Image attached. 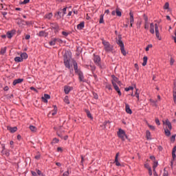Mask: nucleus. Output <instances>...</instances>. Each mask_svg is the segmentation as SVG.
Instances as JSON below:
<instances>
[{"label": "nucleus", "mask_w": 176, "mask_h": 176, "mask_svg": "<svg viewBox=\"0 0 176 176\" xmlns=\"http://www.w3.org/2000/svg\"><path fill=\"white\" fill-rule=\"evenodd\" d=\"M102 43L104 47L105 52H112L113 47L111 46V43L109 42L105 41L104 38H102Z\"/></svg>", "instance_id": "3"}, {"label": "nucleus", "mask_w": 176, "mask_h": 176, "mask_svg": "<svg viewBox=\"0 0 176 176\" xmlns=\"http://www.w3.org/2000/svg\"><path fill=\"white\" fill-rule=\"evenodd\" d=\"M56 42H58V43H63V40H61L60 38H56Z\"/></svg>", "instance_id": "63"}, {"label": "nucleus", "mask_w": 176, "mask_h": 176, "mask_svg": "<svg viewBox=\"0 0 176 176\" xmlns=\"http://www.w3.org/2000/svg\"><path fill=\"white\" fill-rule=\"evenodd\" d=\"M24 23H25V24L28 25V22H25L24 20L23 19H20L17 21V24L18 25H19L20 27H21L22 25H24Z\"/></svg>", "instance_id": "19"}, {"label": "nucleus", "mask_w": 176, "mask_h": 176, "mask_svg": "<svg viewBox=\"0 0 176 176\" xmlns=\"http://www.w3.org/2000/svg\"><path fill=\"white\" fill-rule=\"evenodd\" d=\"M164 133H165V135H166V137H170L171 135V131H170V130H168V129H165Z\"/></svg>", "instance_id": "30"}, {"label": "nucleus", "mask_w": 176, "mask_h": 176, "mask_svg": "<svg viewBox=\"0 0 176 176\" xmlns=\"http://www.w3.org/2000/svg\"><path fill=\"white\" fill-rule=\"evenodd\" d=\"M165 123L166 126H168V128L169 129V130L173 129V126L171 125V122H170V120H166Z\"/></svg>", "instance_id": "25"}, {"label": "nucleus", "mask_w": 176, "mask_h": 176, "mask_svg": "<svg viewBox=\"0 0 176 176\" xmlns=\"http://www.w3.org/2000/svg\"><path fill=\"white\" fill-rule=\"evenodd\" d=\"M64 102H65V104H69V98L68 96H65L64 98Z\"/></svg>", "instance_id": "41"}, {"label": "nucleus", "mask_w": 176, "mask_h": 176, "mask_svg": "<svg viewBox=\"0 0 176 176\" xmlns=\"http://www.w3.org/2000/svg\"><path fill=\"white\" fill-rule=\"evenodd\" d=\"M57 19H61V12L58 11L56 14Z\"/></svg>", "instance_id": "45"}, {"label": "nucleus", "mask_w": 176, "mask_h": 176, "mask_svg": "<svg viewBox=\"0 0 176 176\" xmlns=\"http://www.w3.org/2000/svg\"><path fill=\"white\" fill-rule=\"evenodd\" d=\"M85 112L87 113V117L89 118V119H91V120H93V116H91L90 111H89V109H85Z\"/></svg>", "instance_id": "26"}, {"label": "nucleus", "mask_w": 176, "mask_h": 176, "mask_svg": "<svg viewBox=\"0 0 176 176\" xmlns=\"http://www.w3.org/2000/svg\"><path fill=\"white\" fill-rule=\"evenodd\" d=\"M62 176H69V170H67V171H65Z\"/></svg>", "instance_id": "50"}, {"label": "nucleus", "mask_w": 176, "mask_h": 176, "mask_svg": "<svg viewBox=\"0 0 176 176\" xmlns=\"http://www.w3.org/2000/svg\"><path fill=\"white\" fill-rule=\"evenodd\" d=\"M141 24H142V23L141 21H139L136 23V26L138 29L141 28Z\"/></svg>", "instance_id": "49"}, {"label": "nucleus", "mask_w": 176, "mask_h": 176, "mask_svg": "<svg viewBox=\"0 0 176 176\" xmlns=\"http://www.w3.org/2000/svg\"><path fill=\"white\" fill-rule=\"evenodd\" d=\"M69 58H68V55L67 54H65L63 55V61L68 60Z\"/></svg>", "instance_id": "46"}, {"label": "nucleus", "mask_w": 176, "mask_h": 176, "mask_svg": "<svg viewBox=\"0 0 176 176\" xmlns=\"http://www.w3.org/2000/svg\"><path fill=\"white\" fill-rule=\"evenodd\" d=\"M143 17H144V23H148V16H146V14H144Z\"/></svg>", "instance_id": "48"}, {"label": "nucleus", "mask_w": 176, "mask_h": 176, "mask_svg": "<svg viewBox=\"0 0 176 176\" xmlns=\"http://www.w3.org/2000/svg\"><path fill=\"white\" fill-rule=\"evenodd\" d=\"M23 58L20 57V56H16L14 58V62L15 63H23Z\"/></svg>", "instance_id": "23"}, {"label": "nucleus", "mask_w": 176, "mask_h": 176, "mask_svg": "<svg viewBox=\"0 0 176 176\" xmlns=\"http://www.w3.org/2000/svg\"><path fill=\"white\" fill-rule=\"evenodd\" d=\"M72 63H73V66H74V69L75 71V74L79 72L80 71V69H78V63H76V60L73 59Z\"/></svg>", "instance_id": "8"}, {"label": "nucleus", "mask_w": 176, "mask_h": 176, "mask_svg": "<svg viewBox=\"0 0 176 176\" xmlns=\"http://www.w3.org/2000/svg\"><path fill=\"white\" fill-rule=\"evenodd\" d=\"M116 43L120 46V47H124V43H123V41H122V36H118V40L116 41Z\"/></svg>", "instance_id": "10"}, {"label": "nucleus", "mask_w": 176, "mask_h": 176, "mask_svg": "<svg viewBox=\"0 0 176 176\" xmlns=\"http://www.w3.org/2000/svg\"><path fill=\"white\" fill-rule=\"evenodd\" d=\"M6 49H7L6 47L1 48V51H0V54L3 56V54H5V53H6Z\"/></svg>", "instance_id": "35"}, {"label": "nucleus", "mask_w": 176, "mask_h": 176, "mask_svg": "<svg viewBox=\"0 0 176 176\" xmlns=\"http://www.w3.org/2000/svg\"><path fill=\"white\" fill-rule=\"evenodd\" d=\"M22 82H24V79L18 78L13 81L12 85H13V86H16V85H19V83H22Z\"/></svg>", "instance_id": "15"}, {"label": "nucleus", "mask_w": 176, "mask_h": 176, "mask_svg": "<svg viewBox=\"0 0 176 176\" xmlns=\"http://www.w3.org/2000/svg\"><path fill=\"white\" fill-rule=\"evenodd\" d=\"M62 35H63L64 36H68V35H69V33L67 32H62Z\"/></svg>", "instance_id": "57"}, {"label": "nucleus", "mask_w": 176, "mask_h": 176, "mask_svg": "<svg viewBox=\"0 0 176 176\" xmlns=\"http://www.w3.org/2000/svg\"><path fill=\"white\" fill-rule=\"evenodd\" d=\"M111 78H113V80H111L112 85H113V83H117V82L119 80V78L115 76V75L111 76Z\"/></svg>", "instance_id": "24"}, {"label": "nucleus", "mask_w": 176, "mask_h": 176, "mask_svg": "<svg viewBox=\"0 0 176 176\" xmlns=\"http://www.w3.org/2000/svg\"><path fill=\"white\" fill-rule=\"evenodd\" d=\"M56 38H52V41H50L49 42V45H50V46H54V45H56Z\"/></svg>", "instance_id": "28"}, {"label": "nucleus", "mask_w": 176, "mask_h": 176, "mask_svg": "<svg viewBox=\"0 0 176 176\" xmlns=\"http://www.w3.org/2000/svg\"><path fill=\"white\" fill-rule=\"evenodd\" d=\"M151 47H152V45H148L147 47H146V52H149V49H151Z\"/></svg>", "instance_id": "54"}, {"label": "nucleus", "mask_w": 176, "mask_h": 176, "mask_svg": "<svg viewBox=\"0 0 176 176\" xmlns=\"http://www.w3.org/2000/svg\"><path fill=\"white\" fill-rule=\"evenodd\" d=\"M173 101L174 104H176V82H174V86L173 88Z\"/></svg>", "instance_id": "9"}, {"label": "nucleus", "mask_w": 176, "mask_h": 176, "mask_svg": "<svg viewBox=\"0 0 176 176\" xmlns=\"http://www.w3.org/2000/svg\"><path fill=\"white\" fill-rule=\"evenodd\" d=\"M125 111L126 113H129V115L133 113V111H131V109H130V105L127 103L125 104Z\"/></svg>", "instance_id": "14"}, {"label": "nucleus", "mask_w": 176, "mask_h": 176, "mask_svg": "<svg viewBox=\"0 0 176 176\" xmlns=\"http://www.w3.org/2000/svg\"><path fill=\"white\" fill-rule=\"evenodd\" d=\"M144 29L145 30L149 29V23L148 22H144Z\"/></svg>", "instance_id": "43"}, {"label": "nucleus", "mask_w": 176, "mask_h": 176, "mask_svg": "<svg viewBox=\"0 0 176 176\" xmlns=\"http://www.w3.org/2000/svg\"><path fill=\"white\" fill-rule=\"evenodd\" d=\"M125 91H130V90H134V87H129L124 89Z\"/></svg>", "instance_id": "44"}, {"label": "nucleus", "mask_w": 176, "mask_h": 176, "mask_svg": "<svg viewBox=\"0 0 176 176\" xmlns=\"http://www.w3.org/2000/svg\"><path fill=\"white\" fill-rule=\"evenodd\" d=\"M170 8V4L168 3V2H166L164 6V9L165 10H167L168 9H169Z\"/></svg>", "instance_id": "39"}, {"label": "nucleus", "mask_w": 176, "mask_h": 176, "mask_svg": "<svg viewBox=\"0 0 176 176\" xmlns=\"http://www.w3.org/2000/svg\"><path fill=\"white\" fill-rule=\"evenodd\" d=\"M46 35V33L45 31H40L38 32V36H45Z\"/></svg>", "instance_id": "42"}, {"label": "nucleus", "mask_w": 176, "mask_h": 176, "mask_svg": "<svg viewBox=\"0 0 176 176\" xmlns=\"http://www.w3.org/2000/svg\"><path fill=\"white\" fill-rule=\"evenodd\" d=\"M175 137H176V135H172L170 138V141H173V142H174V141H175Z\"/></svg>", "instance_id": "55"}, {"label": "nucleus", "mask_w": 176, "mask_h": 176, "mask_svg": "<svg viewBox=\"0 0 176 176\" xmlns=\"http://www.w3.org/2000/svg\"><path fill=\"white\" fill-rule=\"evenodd\" d=\"M155 31L157 39H159V41H162V37H160V34L159 33V25H157V23L154 25L153 23H151L150 24V32L151 34H155Z\"/></svg>", "instance_id": "1"}, {"label": "nucleus", "mask_w": 176, "mask_h": 176, "mask_svg": "<svg viewBox=\"0 0 176 176\" xmlns=\"http://www.w3.org/2000/svg\"><path fill=\"white\" fill-rule=\"evenodd\" d=\"M146 63H148V56H145L143 57L142 66L145 67V65H146Z\"/></svg>", "instance_id": "29"}, {"label": "nucleus", "mask_w": 176, "mask_h": 176, "mask_svg": "<svg viewBox=\"0 0 176 176\" xmlns=\"http://www.w3.org/2000/svg\"><path fill=\"white\" fill-rule=\"evenodd\" d=\"M21 58L22 60H27L28 58V54H27L25 52L21 53Z\"/></svg>", "instance_id": "22"}, {"label": "nucleus", "mask_w": 176, "mask_h": 176, "mask_svg": "<svg viewBox=\"0 0 176 176\" xmlns=\"http://www.w3.org/2000/svg\"><path fill=\"white\" fill-rule=\"evenodd\" d=\"M7 37L8 38V39H12V38H13L14 35H16V30H12L11 31H8L6 34Z\"/></svg>", "instance_id": "7"}, {"label": "nucleus", "mask_w": 176, "mask_h": 176, "mask_svg": "<svg viewBox=\"0 0 176 176\" xmlns=\"http://www.w3.org/2000/svg\"><path fill=\"white\" fill-rule=\"evenodd\" d=\"M174 63H175V60H174V58H170V65H174Z\"/></svg>", "instance_id": "52"}, {"label": "nucleus", "mask_w": 176, "mask_h": 176, "mask_svg": "<svg viewBox=\"0 0 176 176\" xmlns=\"http://www.w3.org/2000/svg\"><path fill=\"white\" fill-rule=\"evenodd\" d=\"M129 16H130V23H134V14L133 13V12H129Z\"/></svg>", "instance_id": "21"}, {"label": "nucleus", "mask_w": 176, "mask_h": 176, "mask_svg": "<svg viewBox=\"0 0 176 176\" xmlns=\"http://www.w3.org/2000/svg\"><path fill=\"white\" fill-rule=\"evenodd\" d=\"M94 98H95V100H98V94H97L96 93H94Z\"/></svg>", "instance_id": "56"}, {"label": "nucleus", "mask_w": 176, "mask_h": 176, "mask_svg": "<svg viewBox=\"0 0 176 176\" xmlns=\"http://www.w3.org/2000/svg\"><path fill=\"white\" fill-rule=\"evenodd\" d=\"M85 28V21L80 22L78 25H77V30H83Z\"/></svg>", "instance_id": "17"}, {"label": "nucleus", "mask_w": 176, "mask_h": 176, "mask_svg": "<svg viewBox=\"0 0 176 176\" xmlns=\"http://www.w3.org/2000/svg\"><path fill=\"white\" fill-rule=\"evenodd\" d=\"M65 67L68 68V69H71V64L69 63V59L67 60H64Z\"/></svg>", "instance_id": "18"}, {"label": "nucleus", "mask_w": 176, "mask_h": 176, "mask_svg": "<svg viewBox=\"0 0 176 176\" xmlns=\"http://www.w3.org/2000/svg\"><path fill=\"white\" fill-rule=\"evenodd\" d=\"M163 176H168V171H167L166 168L164 169Z\"/></svg>", "instance_id": "51"}, {"label": "nucleus", "mask_w": 176, "mask_h": 176, "mask_svg": "<svg viewBox=\"0 0 176 176\" xmlns=\"http://www.w3.org/2000/svg\"><path fill=\"white\" fill-rule=\"evenodd\" d=\"M113 86L116 91L118 93V96H122V92L120 91V89H119V87L118 86V85H116V82H113Z\"/></svg>", "instance_id": "13"}, {"label": "nucleus", "mask_w": 176, "mask_h": 176, "mask_svg": "<svg viewBox=\"0 0 176 176\" xmlns=\"http://www.w3.org/2000/svg\"><path fill=\"white\" fill-rule=\"evenodd\" d=\"M106 88L108 89V90H112V86L111 85V84L107 85Z\"/></svg>", "instance_id": "53"}, {"label": "nucleus", "mask_w": 176, "mask_h": 176, "mask_svg": "<svg viewBox=\"0 0 176 176\" xmlns=\"http://www.w3.org/2000/svg\"><path fill=\"white\" fill-rule=\"evenodd\" d=\"M8 130H9L10 133H16V131H17V128L16 126H14V127L10 126L8 128Z\"/></svg>", "instance_id": "20"}, {"label": "nucleus", "mask_w": 176, "mask_h": 176, "mask_svg": "<svg viewBox=\"0 0 176 176\" xmlns=\"http://www.w3.org/2000/svg\"><path fill=\"white\" fill-rule=\"evenodd\" d=\"M118 156H119V153H118L116 155V158H115V163H116V166H118V167L121 166L120 162H119V160H118Z\"/></svg>", "instance_id": "16"}, {"label": "nucleus", "mask_w": 176, "mask_h": 176, "mask_svg": "<svg viewBox=\"0 0 176 176\" xmlns=\"http://www.w3.org/2000/svg\"><path fill=\"white\" fill-rule=\"evenodd\" d=\"M94 63L96 64V65H98V67H101V58L98 55H94Z\"/></svg>", "instance_id": "4"}, {"label": "nucleus", "mask_w": 176, "mask_h": 176, "mask_svg": "<svg viewBox=\"0 0 176 176\" xmlns=\"http://www.w3.org/2000/svg\"><path fill=\"white\" fill-rule=\"evenodd\" d=\"M50 27H51L52 30H54V32L55 34H57V32H58V31H60V26L58 25V24H57L56 23H51Z\"/></svg>", "instance_id": "5"}, {"label": "nucleus", "mask_w": 176, "mask_h": 176, "mask_svg": "<svg viewBox=\"0 0 176 176\" xmlns=\"http://www.w3.org/2000/svg\"><path fill=\"white\" fill-rule=\"evenodd\" d=\"M157 166H158L157 162H154L153 168H156V167H157Z\"/></svg>", "instance_id": "58"}, {"label": "nucleus", "mask_w": 176, "mask_h": 176, "mask_svg": "<svg viewBox=\"0 0 176 176\" xmlns=\"http://www.w3.org/2000/svg\"><path fill=\"white\" fill-rule=\"evenodd\" d=\"M71 90H74L73 87H69V86L64 87L65 94H69V91H71Z\"/></svg>", "instance_id": "11"}, {"label": "nucleus", "mask_w": 176, "mask_h": 176, "mask_svg": "<svg viewBox=\"0 0 176 176\" xmlns=\"http://www.w3.org/2000/svg\"><path fill=\"white\" fill-rule=\"evenodd\" d=\"M118 136L119 137V138H120L122 140V141H125V140H129V137L127 136V135L126 134V132L124 131V130L120 129L117 133Z\"/></svg>", "instance_id": "2"}, {"label": "nucleus", "mask_w": 176, "mask_h": 176, "mask_svg": "<svg viewBox=\"0 0 176 176\" xmlns=\"http://www.w3.org/2000/svg\"><path fill=\"white\" fill-rule=\"evenodd\" d=\"M1 148H2V151L1 152H4L5 150H6L5 144H1Z\"/></svg>", "instance_id": "61"}, {"label": "nucleus", "mask_w": 176, "mask_h": 176, "mask_svg": "<svg viewBox=\"0 0 176 176\" xmlns=\"http://www.w3.org/2000/svg\"><path fill=\"white\" fill-rule=\"evenodd\" d=\"M99 23H100V24H102L104 23V15L103 14L100 15Z\"/></svg>", "instance_id": "40"}, {"label": "nucleus", "mask_w": 176, "mask_h": 176, "mask_svg": "<svg viewBox=\"0 0 176 176\" xmlns=\"http://www.w3.org/2000/svg\"><path fill=\"white\" fill-rule=\"evenodd\" d=\"M31 173H32V176H38V175L36 173V172L32 171Z\"/></svg>", "instance_id": "64"}, {"label": "nucleus", "mask_w": 176, "mask_h": 176, "mask_svg": "<svg viewBox=\"0 0 176 176\" xmlns=\"http://www.w3.org/2000/svg\"><path fill=\"white\" fill-rule=\"evenodd\" d=\"M30 38H31V36L30 34H27L25 36V39H26V41H28V39H30Z\"/></svg>", "instance_id": "62"}, {"label": "nucleus", "mask_w": 176, "mask_h": 176, "mask_svg": "<svg viewBox=\"0 0 176 176\" xmlns=\"http://www.w3.org/2000/svg\"><path fill=\"white\" fill-rule=\"evenodd\" d=\"M148 175L151 176L153 173H152V168H148Z\"/></svg>", "instance_id": "59"}, {"label": "nucleus", "mask_w": 176, "mask_h": 176, "mask_svg": "<svg viewBox=\"0 0 176 176\" xmlns=\"http://www.w3.org/2000/svg\"><path fill=\"white\" fill-rule=\"evenodd\" d=\"M27 3H30V0H23V1L21 2V5H27Z\"/></svg>", "instance_id": "47"}, {"label": "nucleus", "mask_w": 176, "mask_h": 176, "mask_svg": "<svg viewBox=\"0 0 176 176\" xmlns=\"http://www.w3.org/2000/svg\"><path fill=\"white\" fill-rule=\"evenodd\" d=\"M53 17V14L52 13H48L45 15V19H48V20H50Z\"/></svg>", "instance_id": "34"}, {"label": "nucleus", "mask_w": 176, "mask_h": 176, "mask_svg": "<svg viewBox=\"0 0 176 176\" xmlns=\"http://www.w3.org/2000/svg\"><path fill=\"white\" fill-rule=\"evenodd\" d=\"M76 74H77V75H78V79H79L80 82H86V80H85V76H83V72H82V71L80 70V72H78Z\"/></svg>", "instance_id": "6"}, {"label": "nucleus", "mask_w": 176, "mask_h": 176, "mask_svg": "<svg viewBox=\"0 0 176 176\" xmlns=\"http://www.w3.org/2000/svg\"><path fill=\"white\" fill-rule=\"evenodd\" d=\"M155 123L156 124H157L158 126H160V120H159L158 118L155 119Z\"/></svg>", "instance_id": "60"}, {"label": "nucleus", "mask_w": 176, "mask_h": 176, "mask_svg": "<svg viewBox=\"0 0 176 176\" xmlns=\"http://www.w3.org/2000/svg\"><path fill=\"white\" fill-rule=\"evenodd\" d=\"M52 116L57 115V106H54V110L52 111Z\"/></svg>", "instance_id": "33"}, {"label": "nucleus", "mask_w": 176, "mask_h": 176, "mask_svg": "<svg viewBox=\"0 0 176 176\" xmlns=\"http://www.w3.org/2000/svg\"><path fill=\"white\" fill-rule=\"evenodd\" d=\"M146 138L147 140H152V138H151V131H146Z\"/></svg>", "instance_id": "31"}, {"label": "nucleus", "mask_w": 176, "mask_h": 176, "mask_svg": "<svg viewBox=\"0 0 176 176\" xmlns=\"http://www.w3.org/2000/svg\"><path fill=\"white\" fill-rule=\"evenodd\" d=\"M120 51L122 54H123V56H126L127 54V53L126 52V50H124V47H121Z\"/></svg>", "instance_id": "36"}, {"label": "nucleus", "mask_w": 176, "mask_h": 176, "mask_svg": "<svg viewBox=\"0 0 176 176\" xmlns=\"http://www.w3.org/2000/svg\"><path fill=\"white\" fill-rule=\"evenodd\" d=\"M135 97L138 98V101H140V94L138 93V89L136 88V91L135 93Z\"/></svg>", "instance_id": "37"}, {"label": "nucleus", "mask_w": 176, "mask_h": 176, "mask_svg": "<svg viewBox=\"0 0 176 176\" xmlns=\"http://www.w3.org/2000/svg\"><path fill=\"white\" fill-rule=\"evenodd\" d=\"M41 98H42V101L45 104H47V100H50V95L47 94H45L44 96H43Z\"/></svg>", "instance_id": "12"}, {"label": "nucleus", "mask_w": 176, "mask_h": 176, "mask_svg": "<svg viewBox=\"0 0 176 176\" xmlns=\"http://www.w3.org/2000/svg\"><path fill=\"white\" fill-rule=\"evenodd\" d=\"M116 14L118 17H122V11L119 10V8H116Z\"/></svg>", "instance_id": "27"}, {"label": "nucleus", "mask_w": 176, "mask_h": 176, "mask_svg": "<svg viewBox=\"0 0 176 176\" xmlns=\"http://www.w3.org/2000/svg\"><path fill=\"white\" fill-rule=\"evenodd\" d=\"M30 129L31 130V131H32L33 133H36V131L38 130V129H36V126L30 125Z\"/></svg>", "instance_id": "32"}, {"label": "nucleus", "mask_w": 176, "mask_h": 176, "mask_svg": "<svg viewBox=\"0 0 176 176\" xmlns=\"http://www.w3.org/2000/svg\"><path fill=\"white\" fill-rule=\"evenodd\" d=\"M58 139L54 138L53 140H52V142H51L52 145L54 144H58Z\"/></svg>", "instance_id": "38"}]
</instances>
